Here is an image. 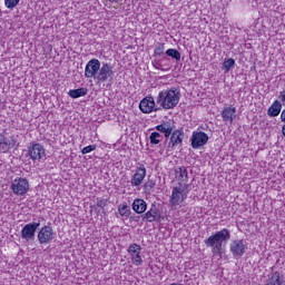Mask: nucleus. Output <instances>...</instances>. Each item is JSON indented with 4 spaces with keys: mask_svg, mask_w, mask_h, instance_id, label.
Returning a JSON list of instances; mask_svg holds the SVG:
<instances>
[{
    "mask_svg": "<svg viewBox=\"0 0 285 285\" xmlns=\"http://www.w3.org/2000/svg\"><path fill=\"white\" fill-rule=\"evenodd\" d=\"M180 99L181 94L179 92V89L171 87L158 92L156 104L159 106L160 110H174V108H177Z\"/></svg>",
    "mask_w": 285,
    "mask_h": 285,
    "instance_id": "obj_1",
    "label": "nucleus"
},
{
    "mask_svg": "<svg viewBox=\"0 0 285 285\" xmlns=\"http://www.w3.org/2000/svg\"><path fill=\"white\" fill-rule=\"evenodd\" d=\"M228 239H230V230L223 228L205 239V245L207 248H212L213 255H222L224 243L228 242Z\"/></svg>",
    "mask_w": 285,
    "mask_h": 285,
    "instance_id": "obj_2",
    "label": "nucleus"
},
{
    "mask_svg": "<svg viewBox=\"0 0 285 285\" xmlns=\"http://www.w3.org/2000/svg\"><path fill=\"white\" fill-rule=\"evenodd\" d=\"M37 237L41 246H48V244H52V242H55L57 233L55 232V228H52V225L48 224L39 229Z\"/></svg>",
    "mask_w": 285,
    "mask_h": 285,
    "instance_id": "obj_3",
    "label": "nucleus"
},
{
    "mask_svg": "<svg viewBox=\"0 0 285 285\" xmlns=\"http://www.w3.org/2000/svg\"><path fill=\"white\" fill-rule=\"evenodd\" d=\"M10 189L12 190L13 195L18 197H23L30 190V181L23 177H17L12 180Z\"/></svg>",
    "mask_w": 285,
    "mask_h": 285,
    "instance_id": "obj_4",
    "label": "nucleus"
},
{
    "mask_svg": "<svg viewBox=\"0 0 285 285\" xmlns=\"http://www.w3.org/2000/svg\"><path fill=\"white\" fill-rule=\"evenodd\" d=\"M186 199H188V187L176 186L173 188L169 199L170 206H179Z\"/></svg>",
    "mask_w": 285,
    "mask_h": 285,
    "instance_id": "obj_5",
    "label": "nucleus"
},
{
    "mask_svg": "<svg viewBox=\"0 0 285 285\" xmlns=\"http://www.w3.org/2000/svg\"><path fill=\"white\" fill-rule=\"evenodd\" d=\"M115 77V70L108 62L102 63L96 76L97 83H106V81H112Z\"/></svg>",
    "mask_w": 285,
    "mask_h": 285,
    "instance_id": "obj_6",
    "label": "nucleus"
},
{
    "mask_svg": "<svg viewBox=\"0 0 285 285\" xmlns=\"http://www.w3.org/2000/svg\"><path fill=\"white\" fill-rule=\"evenodd\" d=\"M139 110L144 112V115H150V112H157L161 110L159 105L155 102V98L153 96H146L139 102Z\"/></svg>",
    "mask_w": 285,
    "mask_h": 285,
    "instance_id": "obj_7",
    "label": "nucleus"
},
{
    "mask_svg": "<svg viewBox=\"0 0 285 285\" xmlns=\"http://www.w3.org/2000/svg\"><path fill=\"white\" fill-rule=\"evenodd\" d=\"M147 170L146 165L138 164L130 179V184L132 188H139L144 184V179H146Z\"/></svg>",
    "mask_w": 285,
    "mask_h": 285,
    "instance_id": "obj_8",
    "label": "nucleus"
},
{
    "mask_svg": "<svg viewBox=\"0 0 285 285\" xmlns=\"http://www.w3.org/2000/svg\"><path fill=\"white\" fill-rule=\"evenodd\" d=\"M127 253L134 266H141V264H144V258L141 257V245L137 243L130 244L127 248Z\"/></svg>",
    "mask_w": 285,
    "mask_h": 285,
    "instance_id": "obj_9",
    "label": "nucleus"
},
{
    "mask_svg": "<svg viewBox=\"0 0 285 285\" xmlns=\"http://www.w3.org/2000/svg\"><path fill=\"white\" fill-rule=\"evenodd\" d=\"M101 68V61L97 58L90 59L85 67V77L87 79H97L99 69Z\"/></svg>",
    "mask_w": 285,
    "mask_h": 285,
    "instance_id": "obj_10",
    "label": "nucleus"
},
{
    "mask_svg": "<svg viewBox=\"0 0 285 285\" xmlns=\"http://www.w3.org/2000/svg\"><path fill=\"white\" fill-rule=\"evenodd\" d=\"M28 155L31 161H41L46 157V148L39 142H33L28 147Z\"/></svg>",
    "mask_w": 285,
    "mask_h": 285,
    "instance_id": "obj_11",
    "label": "nucleus"
},
{
    "mask_svg": "<svg viewBox=\"0 0 285 285\" xmlns=\"http://www.w3.org/2000/svg\"><path fill=\"white\" fill-rule=\"evenodd\" d=\"M41 226V223H29L24 225L20 232L21 238L26 239V242H30L31 239H35V233H37V228Z\"/></svg>",
    "mask_w": 285,
    "mask_h": 285,
    "instance_id": "obj_12",
    "label": "nucleus"
},
{
    "mask_svg": "<svg viewBox=\"0 0 285 285\" xmlns=\"http://www.w3.org/2000/svg\"><path fill=\"white\" fill-rule=\"evenodd\" d=\"M247 249L248 247L244 243V239L233 240L229 247L233 257H244Z\"/></svg>",
    "mask_w": 285,
    "mask_h": 285,
    "instance_id": "obj_13",
    "label": "nucleus"
},
{
    "mask_svg": "<svg viewBox=\"0 0 285 285\" xmlns=\"http://www.w3.org/2000/svg\"><path fill=\"white\" fill-rule=\"evenodd\" d=\"M175 179L178 183V186L183 188H188V169L186 167L180 166L175 168Z\"/></svg>",
    "mask_w": 285,
    "mask_h": 285,
    "instance_id": "obj_14",
    "label": "nucleus"
},
{
    "mask_svg": "<svg viewBox=\"0 0 285 285\" xmlns=\"http://www.w3.org/2000/svg\"><path fill=\"white\" fill-rule=\"evenodd\" d=\"M208 144V134L204 131H194L191 135V147L202 148Z\"/></svg>",
    "mask_w": 285,
    "mask_h": 285,
    "instance_id": "obj_15",
    "label": "nucleus"
},
{
    "mask_svg": "<svg viewBox=\"0 0 285 285\" xmlns=\"http://www.w3.org/2000/svg\"><path fill=\"white\" fill-rule=\"evenodd\" d=\"M181 144H184V131L179 129H175L170 134L168 148H177V146L180 148Z\"/></svg>",
    "mask_w": 285,
    "mask_h": 285,
    "instance_id": "obj_16",
    "label": "nucleus"
},
{
    "mask_svg": "<svg viewBox=\"0 0 285 285\" xmlns=\"http://www.w3.org/2000/svg\"><path fill=\"white\" fill-rule=\"evenodd\" d=\"M142 219H146L149 224H153V222H159V219H161V212L157 206L151 205L149 210L144 214Z\"/></svg>",
    "mask_w": 285,
    "mask_h": 285,
    "instance_id": "obj_17",
    "label": "nucleus"
},
{
    "mask_svg": "<svg viewBox=\"0 0 285 285\" xmlns=\"http://www.w3.org/2000/svg\"><path fill=\"white\" fill-rule=\"evenodd\" d=\"M16 144L14 136L8 138L6 135L0 134V153H8Z\"/></svg>",
    "mask_w": 285,
    "mask_h": 285,
    "instance_id": "obj_18",
    "label": "nucleus"
},
{
    "mask_svg": "<svg viewBox=\"0 0 285 285\" xmlns=\"http://www.w3.org/2000/svg\"><path fill=\"white\" fill-rule=\"evenodd\" d=\"M222 119L225 122L233 124V121H235V117H237V108L235 107H225L222 110Z\"/></svg>",
    "mask_w": 285,
    "mask_h": 285,
    "instance_id": "obj_19",
    "label": "nucleus"
},
{
    "mask_svg": "<svg viewBox=\"0 0 285 285\" xmlns=\"http://www.w3.org/2000/svg\"><path fill=\"white\" fill-rule=\"evenodd\" d=\"M131 208L134 213H137V215H144L148 208V203L141 198H136L131 204Z\"/></svg>",
    "mask_w": 285,
    "mask_h": 285,
    "instance_id": "obj_20",
    "label": "nucleus"
},
{
    "mask_svg": "<svg viewBox=\"0 0 285 285\" xmlns=\"http://www.w3.org/2000/svg\"><path fill=\"white\" fill-rule=\"evenodd\" d=\"M118 214L121 217V219H130V216L132 215L130 205H128V203H126V202L119 204L118 205Z\"/></svg>",
    "mask_w": 285,
    "mask_h": 285,
    "instance_id": "obj_21",
    "label": "nucleus"
},
{
    "mask_svg": "<svg viewBox=\"0 0 285 285\" xmlns=\"http://www.w3.org/2000/svg\"><path fill=\"white\" fill-rule=\"evenodd\" d=\"M266 285H284V275L279 272H273L269 275Z\"/></svg>",
    "mask_w": 285,
    "mask_h": 285,
    "instance_id": "obj_22",
    "label": "nucleus"
},
{
    "mask_svg": "<svg viewBox=\"0 0 285 285\" xmlns=\"http://www.w3.org/2000/svg\"><path fill=\"white\" fill-rule=\"evenodd\" d=\"M279 112H282V101L274 100L267 109V115L268 117H279Z\"/></svg>",
    "mask_w": 285,
    "mask_h": 285,
    "instance_id": "obj_23",
    "label": "nucleus"
},
{
    "mask_svg": "<svg viewBox=\"0 0 285 285\" xmlns=\"http://www.w3.org/2000/svg\"><path fill=\"white\" fill-rule=\"evenodd\" d=\"M155 130H157L158 132H163V135H165L166 139H168V137H170V135H173L174 127L169 122H163L160 125H157L155 127Z\"/></svg>",
    "mask_w": 285,
    "mask_h": 285,
    "instance_id": "obj_24",
    "label": "nucleus"
},
{
    "mask_svg": "<svg viewBox=\"0 0 285 285\" xmlns=\"http://www.w3.org/2000/svg\"><path fill=\"white\" fill-rule=\"evenodd\" d=\"M71 99H79V97H86L88 95L87 88L70 89L68 92Z\"/></svg>",
    "mask_w": 285,
    "mask_h": 285,
    "instance_id": "obj_25",
    "label": "nucleus"
},
{
    "mask_svg": "<svg viewBox=\"0 0 285 285\" xmlns=\"http://www.w3.org/2000/svg\"><path fill=\"white\" fill-rule=\"evenodd\" d=\"M149 141L151 146H158V144H161L164 141V136L159 134L158 131H154L149 136Z\"/></svg>",
    "mask_w": 285,
    "mask_h": 285,
    "instance_id": "obj_26",
    "label": "nucleus"
},
{
    "mask_svg": "<svg viewBox=\"0 0 285 285\" xmlns=\"http://www.w3.org/2000/svg\"><path fill=\"white\" fill-rule=\"evenodd\" d=\"M164 52H166V45L159 42L154 49V57H164Z\"/></svg>",
    "mask_w": 285,
    "mask_h": 285,
    "instance_id": "obj_27",
    "label": "nucleus"
},
{
    "mask_svg": "<svg viewBox=\"0 0 285 285\" xmlns=\"http://www.w3.org/2000/svg\"><path fill=\"white\" fill-rule=\"evenodd\" d=\"M223 68L225 72H230V70L235 68V59L233 58L225 59V61L223 62Z\"/></svg>",
    "mask_w": 285,
    "mask_h": 285,
    "instance_id": "obj_28",
    "label": "nucleus"
},
{
    "mask_svg": "<svg viewBox=\"0 0 285 285\" xmlns=\"http://www.w3.org/2000/svg\"><path fill=\"white\" fill-rule=\"evenodd\" d=\"M166 55L167 57H171L173 59H176V61L181 60V53L177 49H167Z\"/></svg>",
    "mask_w": 285,
    "mask_h": 285,
    "instance_id": "obj_29",
    "label": "nucleus"
},
{
    "mask_svg": "<svg viewBox=\"0 0 285 285\" xmlns=\"http://www.w3.org/2000/svg\"><path fill=\"white\" fill-rule=\"evenodd\" d=\"M19 1L21 0H4V6L8 10H14L19 6Z\"/></svg>",
    "mask_w": 285,
    "mask_h": 285,
    "instance_id": "obj_30",
    "label": "nucleus"
},
{
    "mask_svg": "<svg viewBox=\"0 0 285 285\" xmlns=\"http://www.w3.org/2000/svg\"><path fill=\"white\" fill-rule=\"evenodd\" d=\"M94 150H97V145H88L81 149L82 155H88L92 153Z\"/></svg>",
    "mask_w": 285,
    "mask_h": 285,
    "instance_id": "obj_31",
    "label": "nucleus"
},
{
    "mask_svg": "<svg viewBox=\"0 0 285 285\" xmlns=\"http://www.w3.org/2000/svg\"><path fill=\"white\" fill-rule=\"evenodd\" d=\"M96 205L98 208H106L107 202L104 198H97Z\"/></svg>",
    "mask_w": 285,
    "mask_h": 285,
    "instance_id": "obj_32",
    "label": "nucleus"
},
{
    "mask_svg": "<svg viewBox=\"0 0 285 285\" xmlns=\"http://www.w3.org/2000/svg\"><path fill=\"white\" fill-rule=\"evenodd\" d=\"M155 188V181L149 180L145 184V190H153Z\"/></svg>",
    "mask_w": 285,
    "mask_h": 285,
    "instance_id": "obj_33",
    "label": "nucleus"
},
{
    "mask_svg": "<svg viewBox=\"0 0 285 285\" xmlns=\"http://www.w3.org/2000/svg\"><path fill=\"white\" fill-rule=\"evenodd\" d=\"M129 219H130V222H139L140 217L139 216H130Z\"/></svg>",
    "mask_w": 285,
    "mask_h": 285,
    "instance_id": "obj_34",
    "label": "nucleus"
},
{
    "mask_svg": "<svg viewBox=\"0 0 285 285\" xmlns=\"http://www.w3.org/2000/svg\"><path fill=\"white\" fill-rule=\"evenodd\" d=\"M109 3H119L120 0H108Z\"/></svg>",
    "mask_w": 285,
    "mask_h": 285,
    "instance_id": "obj_35",
    "label": "nucleus"
},
{
    "mask_svg": "<svg viewBox=\"0 0 285 285\" xmlns=\"http://www.w3.org/2000/svg\"><path fill=\"white\" fill-rule=\"evenodd\" d=\"M282 134L285 136V125L282 127Z\"/></svg>",
    "mask_w": 285,
    "mask_h": 285,
    "instance_id": "obj_36",
    "label": "nucleus"
}]
</instances>
